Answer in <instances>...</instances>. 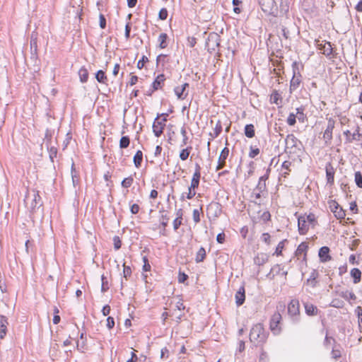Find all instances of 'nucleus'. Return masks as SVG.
Wrapping results in <instances>:
<instances>
[{
  "label": "nucleus",
  "mask_w": 362,
  "mask_h": 362,
  "mask_svg": "<svg viewBox=\"0 0 362 362\" xmlns=\"http://www.w3.org/2000/svg\"><path fill=\"white\" fill-rule=\"evenodd\" d=\"M269 336V332L267 331L263 324H255L250 331V341L255 346H262L266 343Z\"/></svg>",
  "instance_id": "f257e3e1"
},
{
  "label": "nucleus",
  "mask_w": 362,
  "mask_h": 362,
  "mask_svg": "<svg viewBox=\"0 0 362 362\" xmlns=\"http://www.w3.org/2000/svg\"><path fill=\"white\" fill-rule=\"evenodd\" d=\"M258 4L262 10L267 14H272L276 10L274 0H258Z\"/></svg>",
  "instance_id": "f03ea898"
},
{
  "label": "nucleus",
  "mask_w": 362,
  "mask_h": 362,
  "mask_svg": "<svg viewBox=\"0 0 362 362\" xmlns=\"http://www.w3.org/2000/svg\"><path fill=\"white\" fill-rule=\"evenodd\" d=\"M281 320V315L278 312L274 313L271 317L269 327L272 332L275 334H277L281 332V327L279 326Z\"/></svg>",
  "instance_id": "7ed1b4c3"
},
{
  "label": "nucleus",
  "mask_w": 362,
  "mask_h": 362,
  "mask_svg": "<svg viewBox=\"0 0 362 362\" xmlns=\"http://www.w3.org/2000/svg\"><path fill=\"white\" fill-rule=\"evenodd\" d=\"M329 206L331 211L334 214L337 219H342L345 217V211L336 201L331 200L329 202Z\"/></svg>",
  "instance_id": "20e7f679"
},
{
  "label": "nucleus",
  "mask_w": 362,
  "mask_h": 362,
  "mask_svg": "<svg viewBox=\"0 0 362 362\" xmlns=\"http://www.w3.org/2000/svg\"><path fill=\"white\" fill-rule=\"evenodd\" d=\"M308 248V246L306 243H301L298 245V247L295 252V255L298 257V259H302L303 261L306 260Z\"/></svg>",
  "instance_id": "39448f33"
},
{
  "label": "nucleus",
  "mask_w": 362,
  "mask_h": 362,
  "mask_svg": "<svg viewBox=\"0 0 362 362\" xmlns=\"http://www.w3.org/2000/svg\"><path fill=\"white\" fill-rule=\"evenodd\" d=\"M165 119H163V121H158L156 119V121L153 124V132L156 136L159 137L163 131V129L165 126Z\"/></svg>",
  "instance_id": "423d86ee"
},
{
  "label": "nucleus",
  "mask_w": 362,
  "mask_h": 362,
  "mask_svg": "<svg viewBox=\"0 0 362 362\" xmlns=\"http://www.w3.org/2000/svg\"><path fill=\"white\" fill-rule=\"evenodd\" d=\"M288 314L292 317H296L299 314V302L297 300H292L288 305Z\"/></svg>",
  "instance_id": "0eeeda50"
},
{
  "label": "nucleus",
  "mask_w": 362,
  "mask_h": 362,
  "mask_svg": "<svg viewBox=\"0 0 362 362\" xmlns=\"http://www.w3.org/2000/svg\"><path fill=\"white\" fill-rule=\"evenodd\" d=\"M187 87H189V84L185 83L182 86L175 88L174 91L178 99L184 100L187 97V92H186V88Z\"/></svg>",
  "instance_id": "6e6552de"
},
{
  "label": "nucleus",
  "mask_w": 362,
  "mask_h": 362,
  "mask_svg": "<svg viewBox=\"0 0 362 362\" xmlns=\"http://www.w3.org/2000/svg\"><path fill=\"white\" fill-rule=\"evenodd\" d=\"M298 231L300 234L304 235L308 230V224L307 223V220L305 219V215L300 216L298 218Z\"/></svg>",
  "instance_id": "1a4fd4ad"
},
{
  "label": "nucleus",
  "mask_w": 362,
  "mask_h": 362,
  "mask_svg": "<svg viewBox=\"0 0 362 362\" xmlns=\"http://www.w3.org/2000/svg\"><path fill=\"white\" fill-rule=\"evenodd\" d=\"M228 154H229V149L227 147H225L222 150V151L219 156L218 165L216 167V170H219L224 167L225 163H226V160L228 158Z\"/></svg>",
  "instance_id": "9d476101"
},
{
  "label": "nucleus",
  "mask_w": 362,
  "mask_h": 362,
  "mask_svg": "<svg viewBox=\"0 0 362 362\" xmlns=\"http://www.w3.org/2000/svg\"><path fill=\"white\" fill-rule=\"evenodd\" d=\"M334 127V122L332 119H329L327 128L323 134V139L326 142L329 141L332 138V131Z\"/></svg>",
  "instance_id": "9b49d317"
},
{
  "label": "nucleus",
  "mask_w": 362,
  "mask_h": 362,
  "mask_svg": "<svg viewBox=\"0 0 362 362\" xmlns=\"http://www.w3.org/2000/svg\"><path fill=\"white\" fill-rule=\"evenodd\" d=\"M320 53L325 54L329 59H332L337 55V50L333 47H320Z\"/></svg>",
  "instance_id": "f8f14e48"
},
{
  "label": "nucleus",
  "mask_w": 362,
  "mask_h": 362,
  "mask_svg": "<svg viewBox=\"0 0 362 362\" xmlns=\"http://www.w3.org/2000/svg\"><path fill=\"white\" fill-rule=\"evenodd\" d=\"M325 170L327 183L332 185L334 178V169L331 163H327Z\"/></svg>",
  "instance_id": "ddd939ff"
},
{
  "label": "nucleus",
  "mask_w": 362,
  "mask_h": 362,
  "mask_svg": "<svg viewBox=\"0 0 362 362\" xmlns=\"http://www.w3.org/2000/svg\"><path fill=\"white\" fill-rule=\"evenodd\" d=\"M329 249L328 247H322L319 250V257L321 262H326L331 259V257L329 255Z\"/></svg>",
  "instance_id": "4468645a"
},
{
  "label": "nucleus",
  "mask_w": 362,
  "mask_h": 362,
  "mask_svg": "<svg viewBox=\"0 0 362 362\" xmlns=\"http://www.w3.org/2000/svg\"><path fill=\"white\" fill-rule=\"evenodd\" d=\"M7 318L0 315V339H4L7 332Z\"/></svg>",
  "instance_id": "2eb2a0df"
},
{
  "label": "nucleus",
  "mask_w": 362,
  "mask_h": 362,
  "mask_svg": "<svg viewBox=\"0 0 362 362\" xmlns=\"http://www.w3.org/2000/svg\"><path fill=\"white\" fill-rule=\"evenodd\" d=\"M33 198L30 204L31 210L34 211L36 208L42 205L41 197L38 194V192L33 191Z\"/></svg>",
  "instance_id": "dca6fc26"
},
{
  "label": "nucleus",
  "mask_w": 362,
  "mask_h": 362,
  "mask_svg": "<svg viewBox=\"0 0 362 362\" xmlns=\"http://www.w3.org/2000/svg\"><path fill=\"white\" fill-rule=\"evenodd\" d=\"M245 299V288L244 287H240L239 290L235 293V303L237 305H241L243 304Z\"/></svg>",
  "instance_id": "f3484780"
},
{
  "label": "nucleus",
  "mask_w": 362,
  "mask_h": 362,
  "mask_svg": "<svg viewBox=\"0 0 362 362\" xmlns=\"http://www.w3.org/2000/svg\"><path fill=\"white\" fill-rule=\"evenodd\" d=\"M300 78L301 76L299 74H296V72H294L293 76L291 81V90H295L299 86L301 81Z\"/></svg>",
  "instance_id": "a211bd4d"
},
{
  "label": "nucleus",
  "mask_w": 362,
  "mask_h": 362,
  "mask_svg": "<svg viewBox=\"0 0 362 362\" xmlns=\"http://www.w3.org/2000/svg\"><path fill=\"white\" fill-rule=\"evenodd\" d=\"M351 276L353 278V281L354 284H358L361 281V272L357 269L354 268L351 270L350 272Z\"/></svg>",
  "instance_id": "6ab92c4d"
},
{
  "label": "nucleus",
  "mask_w": 362,
  "mask_h": 362,
  "mask_svg": "<svg viewBox=\"0 0 362 362\" xmlns=\"http://www.w3.org/2000/svg\"><path fill=\"white\" fill-rule=\"evenodd\" d=\"M305 313L308 315L313 316V315H316L317 314V307L311 303H305Z\"/></svg>",
  "instance_id": "aec40b11"
},
{
  "label": "nucleus",
  "mask_w": 362,
  "mask_h": 362,
  "mask_svg": "<svg viewBox=\"0 0 362 362\" xmlns=\"http://www.w3.org/2000/svg\"><path fill=\"white\" fill-rule=\"evenodd\" d=\"M298 139L293 134H289L286 138V148H292L296 146Z\"/></svg>",
  "instance_id": "412c9836"
},
{
  "label": "nucleus",
  "mask_w": 362,
  "mask_h": 362,
  "mask_svg": "<svg viewBox=\"0 0 362 362\" xmlns=\"http://www.w3.org/2000/svg\"><path fill=\"white\" fill-rule=\"evenodd\" d=\"M206 257V250L204 247H200L199 250L197 251L195 261L199 263L204 261V259Z\"/></svg>",
  "instance_id": "4be33fe9"
},
{
  "label": "nucleus",
  "mask_w": 362,
  "mask_h": 362,
  "mask_svg": "<svg viewBox=\"0 0 362 362\" xmlns=\"http://www.w3.org/2000/svg\"><path fill=\"white\" fill-rule=\"evenodd\" d=\"M71 178H72V182H73V185L74 187H76V185H78L79 184L78 173L74 168V163H72V166H71Z\"/></svg>",
  "instance_id": "5701e85b"
},
{
  "label": "nucleus",
  "mask_w": 362,
  "mask_h": 362,
  "mask_svg": "<svg viewBox=\"0 0 362 362\" xmlns=\"http://www.w3.org/2000/svg\"><path fill=\"white\" fill-rule=\"evenodd\" d=\"M245 134L248 138L255 136V127L253 124H247L245 127Z\"/></svg>",
  "instance_id": "b1692460"
},
{
  "label": "nucleus",
  "mask_w": 362,
  "mask_h": 362,
  "mask_svg": "<svg viewBox=\"0 0 362 362\" xmlns=\"http://www.w3.org/2000/svg\"><path fill=\"white\" fill-rule=\"evenodd\" d=\"M143 158V153L141 151H138L134 156V163L136 168L140 167Z\"/></svg>",
  "instance_id": "393cba45"
},
{
  "label": "nucleus",
  "mask_w": 362,
  "mask_h": 362,
  "mask_svg": "<svg viewBox=\"0 0 362 362\" xmlns=\"http://www.w3.org/2000/svg\"><path fill=\"white\" fill-rule=\"evenodd\" d=\"M296 112L294 113L296 119L300 122H304L305 115L303 113L304 109L303 107H298L296 109Z\"/></svg>",
  "instance_id": "a878e982"
},
{
  "label": "nucleus",
  "mask_w": 362,
  "mask_h": 362,
  "mask_svg": "<svg viewBox=\"0 0 362 362\" xmlns=\"http://www.w3.org/2000/svg\"><path fill=\"white\" fill-rule=\"evenodd\" d=\"M291 163L290 161H284L281 165V175L286 177L289 174L290 166Z\"/></svg>",
  "instance_id": "bb28decb"
},
{
  "label": "nucleus",
  "mask_w": 362,
  "mask_h": 362,
  "mask_svg": "<svg viewBox=\"0 0 362 362\" xmlns=\"http://www.w3.org/2000/svg\"><path fill=\"white\" fill-rule=\"evenodd\" d=\"M165 78L163 74L157 76L154 82L153 83V87L154 90H158L160 87V84L164 81Z\"/></svg>",
  "instance_id": "cd10ccee"
},
{
  "label": "nucleus",
  "mask_w": 362,
  "mask_h": 362,
  "mask_svg": "<svg viewBox=\"0 0 362 362\" xmlns=\"http://www.w3.org/2000/svg\"><path fill=\"white\" fill-rule=\"evenodd\" d=\"M78 75L80 77V80L82 83H85L87 81L88 78V73L86 69L81 68L78 71Z\"/></svg>",
  "instance_id": "c85d7f7f"
},
{
  "label": "nucleus",
  "mask_w": 362,
  "mask_h": 362,
  "mask_svg": "<svg viewBox=\"0 0 362 362\" xmlns=\"http://www.w3.org/2000/svg\"><path fill=\"white\" fill-rule=\"evenodd\" d=\"M268 178V175L262 176L259 178V181L257 185V189L259 192H262L266 189L265 180Z\"/></svg>",
  "instance_id": "c756f323"
},
{
  "label": "nucleus",
  "mask_w": 362,
  "mask_h": 362,
  "mask_svg": "<svg viewBox=\"0 0 362 362\" xmlns=\"http://www.w3.org/2000/svg\"><path fill=\"white\" fill-rule=\"evenodd\" d=\"M305 219L307 220V223L308 224V228L310 226L313 228L315 226L316 220L314 214H310L308 216L305 215Z\"/></svg>",
  "instance_id": "7c9ffc66"
},
{
  "label": "nucleus",
  "mask_w": 362,
  "mask_h": 362,
  "mask_svg": "<svg viewBox=\"0 0 362 362\" xmlns=\"http://www.w3.org/2000/svg\"><path fill=\"white\" fill-rule=\"evenodd\" d=\"M129 138L128 136H122L119 141V147L125 148L129 145Z\"/></svg>",
  "instance_id": "2f4dec72"
},
{
  "label": "nucleus",
  "mask_w": 362,
  "mask_h": 362,
  "mask_svg": "<svg viewBox=\"0 0 362 362\" xmlns=\"http://www.w3.org/2000/svg\"><path fill=\"white\" fill-rule=\"evenodd\" d=\"M221 131H222V126L221 124V122H218L216 124L214 129V132L211 133V135L213 136L214 137H217L220 134Z\"/></svg>",
  "instance_id": "473e14b6"
},
{
  "label": "nucleus",
  "mask_w": 362,
  "mask_h": 362,
  "mask_svg": "<svg viewBox=\"0 0 362 362\" xmlns=\"http://www.w3.org/2000/svg\"><path fill=\"white\" fill-rule=\"evenodd\" d=\"M49 156L52 162H54V158L57 157V148L54 146H51L49 148Z\"/></svg>",
  "instance_id": "72a5a7b5"
},
{
  "label": "nucleus",
  "mask_w": 362,
  "mask_h": 362,
  "mask_svg": "<svg viewBox=\"0 0 362 362\" xmlns=\"http://www.w3.org/2000/svg\"><path fill=\"white\" fill-rule=\"evenodd\" d=\"M95 78L100 83H104V80L106 79L105 74L102 70H99L96 74Z\"/></svg>",
  "instance_id": "f704fd0d"
},
{
  "label": "nucleus",
  "mask_w": 362,
  "mask_h": 362,
  "mask_svg": "<svg viewBox=\"0 0 362 362\" xmlns=\"http://www.w3.org/2000/svg\"><path fill=\"white\" fill-rule=\"evenodd\" d=\"M102 284H101V291L103 293L106 292L109 289L108 282L107 279L103 275L101 277Z\"/></svg>",
  "instance_id": "c9c22d12"
},
{
  "label": "nucleus",
  "mask_w": 362,
  "mask_h": 362,
  "mask_svg": "<svg viewBox=\"0 0 362 362\" xmlns=\"http://www.w3.org/2000/svg\"><path fill=\"white\" fill-rule=\"evenodd\" d=\"M355 182L358 187L362 188V175L358 171L355 173Z\"/></svg>",
  "instance_id": "e433bc0d"
},
{
  "label": "nucleus",
  "mask_w": 362,
  "mask_h": 362,
  "mask_svg": "<svg viewBox=\"0 0 362 362\" xmlns=\"http://www.w3.org/2000/svg\"><path fill=\"white\" fill-rule=\"evenodd\" d=\"M286 122L289 126H293L296 124V117L293 112L289 114Z\"/></svg>",
  "instance_id": "4c0bfd02"
},
{
  "label": "nucleus",
  "mask_w": 362,
  "mask_h": 362,
  "mask_svg": "<svg viewBox=\"0 0 362 362\" xmlns=\"http://www.w3.org/2000/svg\"><path fill=\"white\" fill-rule=\"evenodd\" d=\"M284 247V241H281L276 246V250H275L274 255H276L277 256L281 255L282 253Z\"/></svg>",
  "instance_id": "58836bf2"
},
{
  "label": "nucleus",
  "mask_w": 362,
  "mask_h": 362,
  "mask_svg": "<svg viewBox=\"0 0 362 362\" xmlns=\"http://www.w3.org/2000/svg\"><path fill=\"white\" fill-rule=\"evenodd\" d=\"M356 312L358 318V326L361 329V331H362V308L360 306L357 307Z\"/></svg>",
  "instance_id": "ea45409f"
},
{
  "label": "nucleus",
  "mask_w": 362,
  "mask_h": 362,
  "mask_svg": "<svg viewBox=\"0 0 362 362\" xmlns=\"http://www.w3.org/2000/svg\"><path fill=\"white\" fill-rule=\"evenodd\" d=\"M189 148L183 149L180 153V158L182 160H185L187 159L189 155Z\"/></svg>",
  "instance_id": "a19ab883"
},
{
  "label": "nucleus",
  "mask_w": 362,
  "mask_h": 362,
  "mask_svg": "<svg viewBox=\"0 0 362 362\" xmlns=\"http://www.w3.org/2000/svg\"><path fill=\"white\" fill-rule=\"evenodd\" d=\"M133 182V179L132 177H127L124 179L122 182V185L124 188L129 187Z\"/></svg>",
  "instance_id": "79ce46f5"
},
{
  "label": "nucleus",
  "mask_w": 362,
  "mask_h": 362,
  "mask_svg": "<svg viewBox=\"0 0 362 362\" xmlns=\"http://www.w3.org/2000/svg\"><path fill=\"white\" fill-rule=\"evenodd\" d=\"M147 62H148L147 57L143 56L141 59H140L137 63L138 69H141Z\"/></svg>",
  "instance_id": "37998d69"
},
{
  "label": "nucleus",
  "mask_w": 362,
  "mask_h": 362,
  "mask_svg": "<svg viewBox=\"0 0 362 362\" xmlns=\"http://www.w3.org/2000/svg\"><path fill=\"white\" fill-rule=\"evenodd\" d=\"M261 239L263 242H264L266 244L269 245L271 243V236L269 233H264L262 234Z\"/></svg>",
  "instance_id": "c03bdc74"
},
{
  "label": "nucleus",
  "mask_w": 362,
  "mask_h": 362,
  "mask_svg": "<svg viewBox=\"0 0 362 362\" xmlns=\"http://www.w3.org/2000/svg\"><path fill=\"white\" fill-rule=\"evenodd\" d=\"M315 276L313 274L310 279L307 280V284H309L311 287L314 288L316 286V279Z\"/></svg>",
  "instance_id": "a18cd8bd"
},
{
  "label": "nucleus",
  "mask_w": 362,
  "mask_h": 362,
  "mask_svg": "<svg viewBox=\"0 0 362 362\" xmlns=\"http://www.w3.org/2000/svg\"><path fill=\"white\" fill-rule=\"evenodd\" d=\"M159 18L160 20H165L168 17V11L166 8H162L160 11H159Z\"/></svg>",
  "instance_id": "49530a36"
},
{
  "label": "nucleus",
  "mask_w": 362,
  "mask_h": 362,
  "mask_svg": "<svg viewBox=\"0 0 362 362\" xmlns=\"http://www.w3.org/2000/svg\"><path fill=\"white\" fill-rule=\"evenodd\" d=\"M330 305L334 308H341L343 306V302L338 299H334L331 302Z\"/></svg>",
  "instance_id": "de8ad7c7"
},
{
  "label": "nucleus",
  "mask_w": 362,
  "mask_h": 362,
  "mask_svg": "<svg viewBox=\"0 0 362 362\" xmlns=\"http://www.w3.org/2000/svg\"><path fill=\"white\" fill-rule=\"evenodd\" d=\"M259 153V149L258 148H253L251 147L250 151L249 153V156L250 158H255Z\"/></svg>",
  "instance_id": "09e8293b"
},
{
  "label": "nucleus",
  "mask_w": 362,
  "mask_h": 362,
  "mask_svg": "<svg viewBox=\"0 0 362 362\" xmlns=\"http://www.w3.org/2000/svg\"><path fill=\"white\" fill-rule=\"evenodd\" d=\"M182 224V217L179 216L176 218L173 221V227L175 230H177Z\"/></svg>",
  "instance_id": "8fccbe9b"
},
{
  "label": "nucleus",
  "mask_w": 362,
  "mask_h": 362,
  "mask_svg": "<svg viewBox=\"0 0 362 362\" xmlns=\"http://www.w3.org/2000/svg\"><path fill=\"white\" fill-rule=\"evenodd\" d=\"M193 220L195 223L200 221V214L198 209H194L193 211Z\"/></svg>",
  "instance_id": "3c124183"
},
{
  "label": "nucleus",
  "mask_w": 362,
  "mask_h": 362,
  "mask_svg": "<svg viewBox=\"0 0 362 362\" xmlns=\"http://www.w3.org/2000/svg\"><path fill=\"white\" fill-rule=\"evenodd\" d=\"M192 179H195L196 180H199L200 179V167L199 165H197L196 170L193 175Z\"/></svg>",
  "instance_id": "603ef678"
},
{
  "label": "nucleus",
  "mask_w": 362,
  "mask_h": 362,
  "mask_svg": "<svg viewBox=\"0 0 362 362\" xmlns=\"http://www.w3.org/2000/svg\"><path fill=\"white\" fill-rule=\"evenodd\" d=\"M185 309V306L181 300H178L176 303L175 310H177L179 313H182V311Z\"/></svg>",
  "instance_id": "864d4df0"
},
{
  "label": "nucleus",
  "mask_w": 362,
  "mask_h": 362,
  "mask_svg": "<svg viewBox=\"0 0 362 362\" xmlns=\"http://www.w3.org/2000/svg\"><path fill=\"white\" fill-rule=\"evenodd\" d=\"M111 308L109 305H105L103 307L102 313L104 316H107L110 314Z\"/></svg>",
  "instance_id": "5fc2aeb1"
},
{
  "label": "nucleus",
  "mask_w": 362,
  "mask_h": 362,
  "mask_svg": "<svg viewBox=\"0 0 362 362\" xmlns=\"http://www.w3.org/2000/svg\"><path fill=\"white\" fill-rule=\"evenodd\" d=\"M123 267H124V269H123L124 276L125 278H127V276H129L131 275L132 270L129 267L125 266L124 264H123Z\"/></svg>",
  "instance_id": "6e6d98bb"
},
{
  "label": "nucleus",
  "mask_w": 362,
  "mask_h": 362,
  "mask_svg": "<svg viewBox=\"0 0 362 362\" xmlns=\"http://www.w3.org/2000/svg\"><path fill=\"white\" fill-rule=\"evenodd\" d=\"M105 136L103 137V142H106V144H107V146L108 147L109 146V144H110V146H112V138L107 134L106 132H105Z\"/></svg>",
  "instance_id": "4d7b16f0"
},
{
  "label": "nucleus",
  "mask_w": 362,
  "mask_h": 362,
  "mask_svg": "<svg viewBox=\"0 0 362 362\" xmlns=\"http://www.w3.org/2000/svg\"><path fill=\"white\" fill-rule=\"evenodd\" d=\"M100 26L103 29L106 27V18L103 14H100Z\"/></svg>",
  "instance_id": "13d9d810"
},
{
  "label": "nucleus",
  "mask_w": 362,
  "mask_h": 362,
  "mask_svg": "<svg viewBox=\"0 0 362 362\" xmlns=\"http://www.w3.org/2000/svg\"><path fill=\"white\" fill-rule=\"evenodd\" d=\"M139 206L136 204H134L131 206L130 211L132 214H136L139 211Z\"/></svg>",
  "instance_id": "bf43d9fd"
},
{
  "label": "nucleus",
  "mask_w": 362,
  "mask_h": 362,
  "mask_svg": "<svg viewBox=\"0 0 362 362\" xmlns=\"http://www.w3.org/2000/svg\"><path fill=\"white\" fill-rule=\"evenodd\" d=\"M107 327L109 330H110L113 327V317L109 316L107 318Z\"/></svg>",
  "instance_id": "052dcab7"
},
{
  "label": "nucleus",
  "mask_w": 362,
  "mask_h": 362,
  "mask_svg": "<svg viewBox=\"0 0 362 362\" xmlns=\"http://www.w3.org/2000/svg\"><path fill=\"white\" fill-rule=\"evenodd\" d=\"M187 278L188 276L187 274L184 273H180L178 276V281L180 283H184L187 279Z\"/></svg>",
  "instance_id": "680f3d73"
},
{
  "label": "nucleus",
  "mask_w": 362,
  "mask_h": 362,
  "mask_svg": "<svg viewBox=\"0 0 362 362\" xmlns=\"http://www.w3.org/2000/svg\"><path fill=\"white\" fill-rule=\"evenodd\" d=\"M195 194H196V192H195L194 189L189 187L188 188V193L187 194V199H191L192 197H194Z\"/></svg>",
  "instance_id": "e2e57ef3"
},
{
  "label": "nucleus",
  "mask_w": 362,
  "mask_h": 362,
  "mask_svg": "<svg viewBox=\"0 0 362 362\" xmlns=\"http://www.w3.org/2000/svg\"><path fill=\"white\" fill-rule=\"evenodd\" d=\"M225 234L223 233L217 235L216 240L219 243H223L225 241Z\"/></svg>",
  "instance_id": "0e129e2a"
},
{
  "label": "nucleus",
  "mask_w": 362,
  "mask_h": 362,
  "mask_svg": "<svg viewBox=\"0 0 362 362\" xmlns=\"http://www.w3.org/2000/svg\"><path fill=\"white\" fill-rule=\"evenodd\" d=\"M166 39H167L166 34H165V33L160 34L159 36V38H158V42L160 43V45H162L163 44H164L165 42Z\"/></svg>",
  "instance_id": "69168bd1"
},
{
  "label": "nucleus",
  "mask_w": 362,
  "mask_h": 362,
  "mask_svg": "<svg viewBox=\"0 0 362 362\" xmlns=\"http://www.w3.org/2000/svg\"><path fill=\"white\" fill-rule=\"evenodd\" d=\"M199 181L196 180L195 179H192L191 185L189 187L194 189L195 188L198 187Z\"/></svg>",
  "instance_id": "338daca9"
},
{
  "label": "nucleus",
  "mask_w": 362,
  "mask_h": 362,
  "mask_svg": "<svg viewBox=\"0 0 362 362\" xmlns=\"http://www.w3.org/2000/svg\"><path fill=\"white\" fill-rule=\"evenodd\" d=\"M350 210L353 211L354 214L358 213L357 205L355 202L350 203Z\"/></svg>",
  "instance_id": "774afa93"
}]
</instances>
